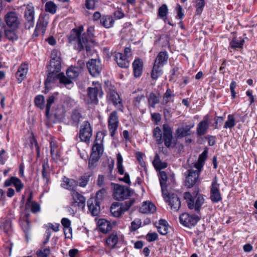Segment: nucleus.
<instances>
[{
	"mask_svg": "<svg viewBox=\"0 0 257 257\" xmlns=\"http://www.w3.org/2000/svg\"><path fill=\"white\" fill-rule=\"evenodd\" d=\"M57 80L59 81V83L61 84H63L67 87H68V85L71 83L70 80L66 78V76L63 73H59L53 71H49L47 79L45 82V91H46V90L49 91L52 87V84L55 83Z\"/></svg>",
	"mask_w": 257,
	"mask_h": 257,
	"instance_id": "f257e3e1",
	"label": "nucleus"
},
{
	"mask_svg": "<svg viewBox=\"0 0 257 257\" xmlns=\"http://www.w3.org/2000/svg\"><path fill=\"white\" fill-rule=\"evenodd\" d=\"M83 30L84 29L82 26H80L77 28L72 29L68 37V40L70 43H72L73 42H77V49L79 51H81L85 48L86 51H90V46L85 45L84 44V41H81V33Z\"/></svg>",
	"mask_w": 257,
	"mask_h": 257,
	"instance_id": "f03ea898",
	"label": "nucleus"
},
{
	"mask_svg": "<svg viewBox=\"0 0 257 257\" xmlns=\"http://www.w3.org/2000/svg\"><path fill=\"white\" fill-rule=\"evenodd\" d=\"M184 198L187 202L189 209L191 210L194 209L197 212L200 211V208L204 202V199L202 195L197 194L195 200L189 192H186L184 193Z\"/></svg>",
	"mask_w": 257,
	"mask_h": 257,
	"instance_id": "7ed1b4c3",
	"label": "nucleus"
},
{
	"mask_svg": "<svg viewBox=\"0 0 257 257\" xmlns=\"http://www.w3.org/2000/svg\"><path fill=\"white\" fill-rule=\"evenodd\" d=\"M135 202V200L134 199H131L122 203L119 207L117 203H113L110 207V212L113 216L119 217L125 211H127L134 204Z\"/></svg>",
	"mask_w": 257,
	"mask_h": 257,
	"instance_id": "20e7f679",
	"label": "nucleus"
},
{
	"mask_svg": "<svg viewBox=\"0 0 257 257\" xmlns=\"http://www.w3.org/2000/svg\"><path fill=\"white\" fill-rule=\"evenodd\" d=\"M48 24V17L41 15L37 22L35 31L32 35L33 38L34 39L40 36H44Z\"/></svg>",
	"mask_w": 257,
	"mask_h": 257,
	"instance_id": "39448f33",
	"label": "nucleus"
},
{
	"mask_svg": "<svg viewBox=\"0 0 257 257\" xmlns=\"http://www.w3.org/2000/svg\"><path fill=\"white\" fill-rule=\"evenodd\" d=\"M179 220L184 226L191 228L196 225L200 218L196 215L184 213L180 215Z\"/></svg>",
	"mask_w": 257,
	"mask_h": 257,
	"instance_id": "423d86ee",
	"label": "nucleus"
},
{
	"mask_svg": "<svg viewBox=\"0 0 257 257\" xmlns=\"http://www.w3.org/2000/svg\"><path fill=\"white\" fill-rule=\"evenodd\" d=\"M131 195L128 187L116 184L114 187L113 196L115 199L120 201L126 199Z\"/></svg>",
	"mask_w": 257,
	"mask_h": 257,
	"instance_id": "0eeeda50",
	"label": "nucleus"
},
{
	"mask_svg": "<svg viewBox=\"0 0 257 257\" xmlns=\"http://www.w3.org/2000/svg\"><path fill=\"white\" fill-rule=\"evenodd\" d=\"M201 169L194 170L190 169L186 172V177L185 181V185L188 188L192 187L197 182Z\"/></svg>",
	"mask_w": 257,
	"mask_h": 257,
	"instance_id": "6e6552de",
	"label": "nucleus"
},
{
	"mask_svg": "<svg viewBox=\"0 0 257 257\" xmlns=\"http://www.w3.org/2000/svg\"><path fill=\"white\" fill-rule=\"evenodd\" d=\"M24 18L27 22L26 24V28L30 29L34 26L35 20V8L32 3H30L26 6L24 13Z\"/></svg>",
	"mask_w": 257,
	"mask_h": 257,
	"instance_id": "1a4fd4ad",
	"label": "nucleus"
},
{
	"mask_svg": "<svg viewBox=\"0 0 257 257\" xmlns=\"http://www.w3.org/2000/svg\"><path fill=\"white\" fill-rule=\"evenodd\" d=\"M92 136V128L88 121H84L79 131V138L81 141L89 142Z\"/></svg>",
	"mask_w": 257,
	"mask_h": 257,
	"instance_id": "9d476101",
	"label": "nucleus"
},
{
	"mask_svg": "<svg viewBox=\"0 0 257 257\" xmlns=\"http://www.w3.org/2000/svg\"><path fill=\"white\" fill-rule=\"evenodd\" d=\"M165 197L164 198L168 202L171 209L174 211H177L181 206V201L178 196L174 193H168L167 191Z\"/></svg>",
	"mask_w": 257,
	"mask_h": 257,
	"instance_id": "9b49d317",
	"label": "nucleus"
},
{
	"mask_svg": "<svg viewBox=\"0 0 257 257\" xmlns=\"http://www.w3.org/2000/svg\"><path fill=\"white\" fill-rule=\"evenodd\" d=\"M103 93L100 85L94 87H88L87 89L88 103L97 104L98 96H101Z\"/></svg>",
	"mask_w": 257,
	"mask_h": 257,
	"instance_id": "f8f14e48",
	"label": "nucleus"
},
{
	"mask_svg": "<svg viewBox=\"0 0 257 257\" xmlns=\"http://www.w3.org/2000/svg\"><path fill=\"white\" fill-rule=\"evenodd\" d=\"M119 123L118 116L116 111H113L109 115L108 120V127L110 136L113 137Z\"/></svg>",
	"mask_w": 257,
	"mask_h": 257,
	"instance_id": "ddd939ff",
	"label": "nucleus"
},
{
	"mask_svg": "<svg viewBox=\"0 0 257 257\" xmlns=\"http://www.w3.org/2000/svg\"><path fill=\"white\" fill-rule=\"evenodd\" d=\"M86 65L92 76H96L100 73L102 66L99 60L92 59L87 62Z\"/></svg>",
	"mask_w": 257,
	"mask_h": 257,
	"instance_id": "4468645a",
	"label": "nucleus"
},
{
	"mask_svg": "<svg viewBox=\"0 0 257 257\" xmlns=\"http://www.w3.org/2000/svg\"><path fill=\"white\" fill-rule=\"evenodd\" d=\"M73 201L70 203L71 205L74 207L83 209L85 206V198L81 194L75 190H72L70 193Z\"/></svg>",
	"mask_w": 257,
	"mask_h": 257,
	"instance_id": "2eb2a0df",
	"label": "nucleus"
},
{
	"mask_svg": "<svg viewBox=\"0 0 257 257\" xmlns=\"http://www.w3.org/2000/svg\"><path fill=\"white\" fill-rule=\"evenodd\" d=\"M163 140L165 146L169 148L172 147V142L173 140V135L172 128L168 124H164L163 125Z\"/></svg>",
	"mask_w": 257,
	"mask_h": 257,
	"instance_id": "dca6fc26",
	"label": "nucleus"
},
{
	"mask_svg": "<svg viewBox=\"0 0 257 257\" xmlns=\"http://www.w3.org/2000/svg\"><path fill=\"white\" fill-rule=\"evenodd\" d=\"M100 201L94 198H90L87 201V206L89 211L93 216H97L99 214Z\"/></svg>",
	"mask_w": 257,
	"mask_h": 257,
	"instance_id": "f3484780",
	"label": "nucleus"
},
{
	"mask_svg": "<svg viewBox=\"0 0 257 257\" xmlns=\"http://www.w3.org/2000/svg\"><path fill=\"white\" fill-rule=\"evenodd\" d=\"M210 198L213 203H217L222 199L219 184L217 183L216 181H213L212 183Z\"/></svg>",
	"mask_w": 257,
	"mask_h": 257,
	"instance_id": "a211bd4d",
	"label": "nucleus"
},
{
	"mask_svg": "<svg viewBox=\"0 0 257 257\" xmlns=\"http://www.w3.org/2000/svg\"><path fill=\"white\" fill-rule=\"evenodd\" d=\"M108 101L117 108L118 110L122 111L123 105L118 94L115 91H110L108 94Z\"/></svg>",
	"mask_w": 257,
	"mask_h": 257,
	"instance_id": "6ab92c4d",
	"label": "nucleus"
},
{
	"mask_svg": "<svg viewBox=\"0 0 257 257\" xmlns=\"http://www.w3.org/2000/svg\"><path fill=\"white\" fill-rule=\"evenodd\" d=\"M208 121V116L206 115L204 117L203 120L201 121L197 124L196 131L198 136H201L206 134L208 129L209 128Z\"/></svg>",
	"mask_w": 257,
	"mask_h": 257,
	"instance_id": "aec40b11",
	"label": "nucleus"
},
{
	"mask_svg": "<svg viewBox=\"0 0 257 257\" xmlns=\"http://www.w3.org/2000/svg\"><path fill=\"white\" fill-rule=\"evenodd\" d=\"M94 29L93 27H90L87 29V33H84L82 35L81 41H84L85 45L90 46L93 44L94 41L93 40Z\"/></svg>",
	"mask_w": 257,
	"mask_h": 257,
	"instance_id": "412c9836",
	"label": "nucleus"
},
{
	"mask_svg": "<svg viewBox=\"0 0 257 257\" xmlns=\"http://www.w3.org/2000/svg\"><path fill=\"white\" fill-rule=\"evenodd\" d=\"M5 21L8 28H16V13L8 12L5 16Z\"/></svg>",
	"mask_w": 257,
	"mask_h": 257,
	"instance_id": "4be33fe9",
	"label": "nucleus"
},
{
	"mask_svg": "<svg viewBox=\"0 0 257 257\" xmlns=\"http://www.w3.org/2000/svg\"><path fill=\"white\" fill-rule=\"evenodd\" d=\"M114 57L115 60L119 67L126 68L129 66V61L127 60L126 56L123 54L121 53H116Z\"/></svg>",
	"mask_w": 257,
	"mask_h": 257,
	"instance_id": "5701e85b",
	"label": "nucleus"
},
{
	"mask_svg": "<svg viewBox=\"0 0 257 257\" xmlns=\"http://www.w3.org/2000/svg\"><path fill=\"white\" fill-rule=\"evenodd\" d=\"M28 71V65L26 63L22 64L17 70V82L20 83L26 77Z\"/></svg>",
	"mask_w": 257,
	"mask_h": 257,
	"instance_id": "b1692460",
	"label": "nucleus"
},
{
	"mask_svg": "<svg viewBox=\"0 0 257 257\" xmlns=\"http://www.w3.org/2000/svg\"><path fill=\"white\" fill-rule=\"evenodd\" d=\"M42 175L43 180L45 181V185L50 183V167L47 159L45 160L42 165Z\"/></svg>",
	"mask_w": 257,
	"mask_h": 257,
	"instance_id": "393cba45",
	"label": "nucleus"
},
{
	"mask_svg": "<svg viewBox=\"0 0 257 257\" xmlns=\"http://www.w3.org/2000/svg\"><path fill=\"white\" fill-rule=\"evenodd\" d=\"M194 126V123L186 125L185 127L178 128L176 130V136L177 138H182L184 137L190 135V130Z\"/></svg>",
	"mask_w": 257,
	"mask_h": 257,
	"instance_id": "a878e982",
	"label": "nucleus"
},
{
	"mask_svg": "<svg viewBox=\"0 0 257 257\" xmlns=\"http://www.w3.org/2000/svg\"><path fill=\"white\" fill-rule=\"evenodd\" d=\"M168 55L166 51L160 52L157 55L154 64L163 67L168 61Z\"/></svg>",
	"mask_w": 257,
	"mask_h": 257,
	"instance_id": "bb28decb",
	"label": "nucleus"
},
{
	"mask_svg": "<svg viewBox=\"0 0 257 257\" xmlns=\"http://www.w3.org/2000/svg\"><path fill=\"white\" fill-rule=\"evenodd\" d=\"M79 72L80 70L78 67L71 66L67 69L66 78L71 81L68 85L73 84L72 80L77 77L79 75Z\"/></svg>",
	"mask_w": 257,
	"mask_h": 257,
	"instance_id": "cd10ccee",
	"label": "nucleus"
},
{
	"mask_svg": "<svg viewBox=\"0 0 257 257\" xmlns=\"http://www.w3.org/2000/svg\"><path fill=\"white\" fill-rule=\"evenodd\" d=\"M78 184L77 181L64 177L61 186L64 188L70 190L71 192L72 190H75L74 189L77 186Z\"/></svg>",
	"mask_w": 257,
	"mask_h": 257,
	"instance_id": "c85d7f7f",
	"label": "nucleus"
},
{
	"mask_svg": "<svg viewBox=\"0 0 257 257\" xmlns=\"http://www.w3.org/2000/svg\"><path fill=\"white\" fill-rule=\"evenodd\" d=\"M160 102V94H156L154 92H151L148 96V103L149 106L155 108L156 105Z\"/></svg>",
	"mask_w": 257,
	"mask_h": 257,
	"instance_id": "c756f323",
	"label": "nucleus"
},
{
	"mask_svg": "<svg viewBox=\"0 0 257 257\" xmlns=\"http://www.w3.org/2000/svg\"><path fill=\"white\" fill-rule=\"evenodd\" d=\"M134 74L135 77H140L142 73L143 63L140 59H136L133 63Z\"/></svg>",
	"mask_w": 257,
	"mask_h": 257,
	"instance_id": "7c9ffc66",
	"label": "nucleus"
},
{
	"mask_svg": "<svg viewBox=\"0 0 257 257\" xmlns=\"http://www.w3.org/2000/svg\"><path fill=\"white\" fill-rule=\"evenodd\" d=\"M102 143V140H99V142H98V138L95 140L94 144L92 148L91 154L97 156L98 157H100V156L103 153V147L101 145Z\"/></svg>",
	"mask_w": 257,
	"mask_h": 257,
	"instance_id": "2f4dec72",
	"label": "nucleus"
},
{
	"mask_svg": "<svg viewBox=\"0 0 257 257\" xmlns=\"http://www.w3.org/2000/svg\"><path fill=\"white\" fill-rule=\"evenodd\" d=\"M156 207L154 204L150 202H144L142 206L140 207V212L143 213H153L155 212Z\"/></svg>",
	"mask_w": 257,
	"mask_h": 257,
	"instance_id": "473e14b6",
	"label": "nucleus"
},
{
	"mask_svg": "<svg viewBox=\"0 0 257 257\" xmlns=\"http://www.w3.org/2000/svg\"><path fill=\"white\" fill-rule=\"evenodd\" d=\"M82 117V116L79 110H73L71 114V124L78 127Z\"/></svg>",
	"mask_w": 257,
	"mask_h": 257,
	"instance_id": "72a5a7b5",
	"label": "nucleus"
},
{
	"mask_svg": "<svg viewBox=\"0 0 257 257\" xmlns=\"http://www.w3.org/2000/svg\"><path fill=\"white\" fill-rule=\"evenodd\" d=\"M62 225L64 226V232L66 237L70 238L72 235V228L70 227L71 221L67 218H63L61 220Z\"/></svg>",
	"mask_w": 257,
	"mask_h": 257,
	"instance_id": "f704fd0d",
	"label": "nucleus"
},
{
	"mask_svg": "<svg viewBox=\"0 0 257 257\" xmlns=\"http://www.w3.org/2000/svg\"><path fill=\"white\" fill-rule=\"evenodd\" d=\"M159 181L161 187L163 196L164 197H165V195L166 194V192L167 191L166 185V182L167 181V175L165 171L160 172Z\"/></svg>",
	"mask_w": 257,
	"mask_h": 257,
	"instance_id": "c9c22d12",
	"label": "nucleus"
},
{
	"mask_svg": "<svg viewBox=\"0 0 257 257\" xmlns=\"http://www.w3.org/2000/svg\"><path fill=\"white\" fill-rule=\"evenodd\" d=\"M98 224L100 230L103 233H106L111 229V225L110 222L104 219H99Z\"/></svg>",
	"mask_w": 257,
	"mask_h": 257,
	"instance_id": "e433bc0d",
	"label": "nucleus"
},
{
	"mask_svg": "<svg viewBox=\"0 0 257 257\" xmlns=\"http://www.w3.org/2000/svg\"><path fill=\"white\" fill-rule=\"evenodd\" d=\"M100 23L104 27L109 28L114 24L113 18L110 16H103L100 19Z\"/></svg>",
	"mask_w": 257,
	"mask_h": 257,
	"instance_id": "4c0bfd02",
	"label": "nucleus"
},
{
	"mask_svg": "<svg viewBox=\"0 0 257 257\" xmlns=\"http://www.w3.org/2000/svg\"><path fill=\"white\" fill-rule=\"evenodd\" d=\"M207 151L204 150L199 156L198 162L194 164V167L197 169H202L204 161L207 158Z\"/></svg>",
	"mask_w": 257,
	"mask_h": 257,
	"instance_id": "58836bf2",
	"label": "nucleus"
},
{
	"mask_svg": "<svg viewBox=\"0 0 257 257\" xmlns=\"http://www.w3.org/2000/svg\"><path fill=\"white\" fill-rule=\"evenodd\" d=\"M58 95L57 92L54 93L52 95L50 96L47 100V104L46 107V115L48 117L50 110L52 104L55 102V99Z\"/></svg>",
	"mask_w": 257,
	"mask_h": 257,
	"instance_id": "ea45409f",
	"label": "nucleus"
},
{
	"mask_svg": "<svg viewBox=\"0 0 257 257\" xmlns=\"http://www.w3.org/2000/svg\"><path fill=\"white\" fill-rule=\"evenodd\" d=\"M175 94L172 93V90L170 88H168L166 92L163 95L162 104L166 105L169 102L173 101V97Z\"/></svg>",
	"mask_w": 257,
	"mask_h": 257,
	"instance_id": "a19ab883",
	"label": "nucleus"
},
{
	"mask_svg": "<svg viewBox=\"0 0 257 257\" xmlns=\"http://www.w3.org/2000/svg\"><path fill=\"white\" fill-rule=\"evenodd\" d=\"M61 60H51L50 66L48 69L49 71H53L54 72H59L61 68Z\"/></svg>",
	"mask_w": 257,
	"mask_h": 257,
	"instance_id": "79ce46f5",
	"label": "nucleus"
},
{
	"mask_svg": "<svg viewBox=\"0 0 257 257\" xmlns=\"http://www.w3.org/2000/svg\"><path fill=\"white\" fill-rule=\"evenodd\" d=\"M158 232L162 235H166L168 233V225L166 220L160 219L159 222V225L157 226Z\"/></svg>",
	"mask_w": 257,
	"mask_h": 257,
	"instance_id": "37998d69",
	"label": "nucleus"
},
{
	"mask_svg": "<svg viewBox=\"0 0 257 257\" xmlns=\"http://www.w3.org/2000/svg\"><path fill=\"white\" fill-rule=\"evenodd\" d=\"M163 134L161 128L159 126H157L153 130V137L156 139L157 144H161L163 142Z\"/></svg>",
	"mask_w": 257,
	"mask_h": 257,
	"instance_id": "c03bdc74",
	"label": "nucleus"
},
{
	"mask_svg": "<svg viewBox=\"0 0 257 257\" xmlns=\"http://www.w3.org/2000/svg\"><path fill=\"white\" fill-rule=\"evenodd\" d=\"M118 242V237L116 233H112L109 235L106 240L108 246L113 248Z\"/></svg>",
	"mask_w": 257,
	"mask_h": 257,
	"instance_id": "a18cd8bd",
	"label": "nucleus"
},
{
	"mask_svg": "<svg viewBox=\"0 0 257 257\" xmlns=\"http://www.w3.org/2000/svg\"><path fill=\"white\" fill-rule=\"evenodd\" d=\"M162 67L154 64L151 73V77L153 79H157L162 74Z\"/></svg>",
	"mask_w": 257,
	"mask_h": 257,
	"instance_id": "49530a36",
	"label": "nucleus"
},
{
	"mask_svg": "<svg viewBox=\"0 0 257 257\" xmlns=\"http://www.w3.org/2000/svg\"><path fill=\"white\" fill-rule=\"evenodd\" d=\"M244 41L242 38H239V40H237L236 38H234L233 40L230 42V45L233 49L241 48L242 47Z\"/></svg>",
	"mask_w": 257,
	"mask_h": 257,
	"instance_id": "de8ad7c7",
	"label": "nucleus"
},
{
	"mask_svg": "<svg viewBox=\"0 0 257 257\" xmlns=\"http://www.w3.org/2000/svg\"><path fill=\"white\" fill-rule=\"evenodd\" d=\"M16 28H8L5 30L6 37L10 41H14L16 37Z\"/></svg>",
	"mask_w": 257,
	"mask_h": 257,
	"instance_id": "09e8293b",
	"label": "nucleus"
},
{
	"mask_svg": "<svg viewBox=\"0 0 257 257\" xmlns=\"http://www.w3.org/2000/svg\"><path fill=\"white\" fill-rule=\"evenodd\" d=\"M36 105L40 109H43L45 107V97L42 95H38L35 98Z\"/></svg>",
	"mask_w": 257,
	"mask_h": 257,
	"instance_id": "8fccbe9b",
	"label": "nucleus"
},
{
	"mask_svg": "<svg viewBox=\"0 0 257 257\" xmlns=\"http://www.w3.org/2000/svg\"><path fill=\"white\" fill-rule=\"evenodd\" d=\"M45 10L46 12L54 14L56 12L57 6L52 1L48 2L45 4Z\"/></svg>",
	"mask_w": 257,
	"mask_h": 257,
	"instance_id": "3c124183",
	"label": "nucleus"
},
{
	"mask_svg": "<svg viewBox=\"0 0 257 257\" xmlns=\"http://www.w3.org/2000/svg\"><path fill=\"white\" fill-rule=\"evenodd\" d=\"M123 159L120 153L117 155V169L120 175L124 174V169L122 165Z\"/></svg>",
	"mask_w": 257,
	"mask_h": 257,
	"instance_id": "603ef678",
	"label": "nucleus"
},
{
	"mask_svg": "<svg viewBox=\"0 0 257 257\" xmlns=\"http://www.w3.org/2000/svg\"><path fill=\"white\" fill-rule=\"evenodd\" d=\"M235 125V119L233 115L229 114L227 116V120L225 122L224 128H232Z\"/></svg>",
	"mask_w": 257,
	"mask_h": 257,
	"instance_id": "864d4df0",
	"label": "nucleus"
},
{
	"mask_svg": "<svg viewBox=\"0 0 257 257\" xmlns=\"http://www.w3.org/2000/svg\"><path fill=\"white\" fill-rule=\"evenodd\" d=\"M168 10L166 4L162 5L158 9V17L163 19L167 15Z\"/></svg>",
	"mask_w": 257,
	"mask_h": 257,
	"instance_id": "5fc2aeb1",
	"label": "nucleus"
},
{
	"mask_svg": "<svg viewBox=\"0 0 257 257\" xmlns=\"http://www.w3.org/2000/svg\"><path fill=\"white\" fill-rule=\"evenodd\" d=\"M50 253V249L49 247H48L43 249L38 250L36 254L39 257H47Z\"/></svg>",
	"mask_w": 257,
	"mask_h": 257,
	"instance_id": "6e6d98bb",
	"label": "nucleus"
},
{
	"mask_svg": "<svg viewBox=\"0 0 257 257\" xmlns=\"http://www.w3.org/2000/svg\"><path fill=\"white\" fill-rule=\"evenodd\" d=\"M99 157L91 154L90 158L88 162V166L90 168H94L96 166V163L99 160Z\"/></svg>",
	"mask_w": 257,
	"mask_h": 257,
	"instance_id": "4d7b16f0",
	"label": "nucleus"
},
{
	"mask_svg": "<svg viewBox=\"0 0 257 257\" xmlns=\"http://www.w3.org/2000/svg\"><path fill=\"white\" fill-rule=\"evenodd\" d=\"M31 211L34 213H37L40 211V206L39 204L35 201H33L31 203Z\"/></svg>",
	"mask_w": 257,
	"mask_h": 257,
	"instance_id": "13d9d810",
	"label": "nucleus"
},
{
	"mask_svg": "<svg viewBox=\"0 0 257 257\" xmlns=\"http://www.w3.org/2000/svg\"><path fill=\"white\" fill-rule=\"evenodd\" d=\"M51 60H61L60 53L56 50H53L51 53Z\"/></svg>",
	"mask_w": 257,
	"mask_h": 257,
	"instance_id": "bf43d9fd",
	"label": "nucleus"
},
{
	"mask_svg": "<svg viewBox=\"0 0 257 257\" xmlns=\"http://www.w3.org/2000/svg\"><path fill=\"white\" fill-rule=\"evenodd\" d=\"M158 234L156 232L149 233L147 235L146 238L148 241L152 242L156 240L158 238Z\"/></svg>",
	"mask_w": 257,
	"mask_h": 257,
	"instance_id": "052dcab7",
	"label": "nucleus"
},
{
	"mask_svg": "<svg viewBox=\"0 0 257 257\" xmlns=\"http://www.w3.org/2000/svg\"><path fill=\"white\" fill-rule=\"evenodd\" d=\"M13 184L16 188V177H12L10 179H7L5 182V186L8 187Z\"/></svg>",
	"mask_w": 257,
	"mask_h": 257,
	"instance_id": "680f3d73",
	"label": "nucleus"
},
{
	"mask_svg": "<svg viewBox=\"0 0 257 257\" xmlns=\"http://www.w3.org/2000/svg\"><path fill=\"white\" fill-rule=\"evenodd\" d=\"M89 177L88 176H83L80 179L79 183V186L81 187H85L88 183Z\"/></svg>",
	"mask_w": 257,
	"mask_h": 257,
	"instance_id": "e2e57ef3",
	"label": "nucleus"
},
{
	"mask_svg": "<svg viewBox=\"0 0 257 257\" xmlns=\"http://www.w3.org/2000/svg\"><path fill=\"white\" fill-rule=\"evenodd\" d=\"M236 86V83L235 81H232L230 84V89L232 98H234L236 97V92L235 91Z\"/></svg>",
	"mask_w": 257,
	"mask_h": 257,
	"instance_id": "0e129e2a",
	"label": "nucleus"
},
{
	"mask_svg": "<svg viewBox=\"0 0 257 257\" xmlns=\"http://www.w3.org/2000/svg\"><path fill=\"white\" fill-rule=\"evenodd\" d=\"M1 227L3 228L5 232H8L11 228V222L9 220H6L5 222L2 224Z\"/></svg>",
	"mask_w": 257,
	"mask_h": 257,
	"instance_id": "69168bd1",
	"label": "nucleus"
},
{
	"mask_svg": "<svg viewBox=\"0 0 257 257\" xmlns=\"http://www.w3.org/2000/svg\"><path fill=\"white\" fill-rule=\"evenodd\" d=\"M85 6L87 9L93 10L95 8V0H86Z\"/></svg>",
	"mask_w": 257,
	"mask_h": 257,
	"instance_id": "338daca9",
	"label": "nucleus"
},
{
	"mask_svg": "<svg viewBox=\"0 0 257 257\" xmlns=\"http://www.w3.org/2000/svg\"><path fill=\"white\" fill-rule=\"evenodd\" d=\"M21 226L24 231L26 233L30 229V224L28 220H25L21 222Z\"/></svg>",
	"mask_w": 257,
	"mask_h": 257,
	"instance_id": "774afa93",
	"label": "nucleus"
}]
</instances>
